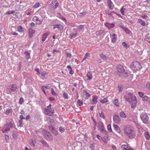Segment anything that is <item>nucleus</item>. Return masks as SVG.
Returning a JSON list of instances; mask_svg holds the SVG:
<instances>
[{
	"mask_svg": "<svg viewBox=\"0 0 150 150\" xmlns=\"http://www.w3.org/2000/svg\"><path fill=\"white\" fill-rule=\"evenodd\" d=\"M125 100L132 104L131 107L134 108L136 106L137 100L136 96L132 93H129L126 94L124 96Z\"/></svg>",
	"mask_w": 150,
	"mask_h": 150,
	"instance_id": "obj_1",
	"label": "nucleus"
},
{
	"mask_svg": "<svg viewBox=\"0 0 150 150\" xmlns=\"http://www.w3.org/2000/svg\"><path fill=\"white\" fill-rule=\"evenodd\" d=\"M124 132L125 135L130 139L135 137L136 134L134 128L130 126H127L124 129Z\"/></svg>",
	"mask_w": 150,
	"mask_h": 150,
	"instance_id": "obj_2",
	"label": "nucleus"
},
{
	"mask_svg": "<svg viewBox=\"0 0 150 150\" xmlns=\"http://www.w3.org/2000/svg\"><path fill=\"white\" fill-rule=\"evenodd\" d=\"M131 69L134 72L140 70L142 68L141 64L137 61L133 62L131 64Z\"/></svg>",
	"mask_w": 150,
	"mask_h": 150,
	"instance_id": "obj_3",
	"label": "nucleus"
},
{
	"mask_svg": "<svg viewBox=\"0 0 150 150\" xmlns=\"http://www.w3.org/2000/svg\"><path fill=\"white\" fill-rule=\"evenodd\" d=\"M140 117L141 119L144 124H147L149 123V117L147 115L145 112L144 111L141 112Z\"/></svg>",
	"mask_w": 150,
	"mask_h": 150,
	"instance_id": "obj_4",
	"label": "nucleus"
},
{
	"mask_svg": "<svg viewBox=\"0 0 150 150\" xmlns=\"http://www.w3.org/2000/svg\"><path fill=\"white\" fill-rule=\"evenodd\" d=\"M117 71L120 73L121 75L124 77H127L128 76L127 73L125 72V70L122 65H119L117 66Z\"/></svg>",
	"mask_w": 150,
	"mask_h": 150,
	"instance_id": "obj_5",
	"label": "nucleus"
},
{
	"mask_svg": "<svg viewBox=\"0 0 150 150\" xmlns=\"http://www.w3.org/2000/svg\"><path fill=\"white\" fill-rule=\"evenodd\" d=\"M42 132L45 138L49 141H51L53 139L52 136L49 132L45 130H43Z\"/></svg>",
	"mask_w": 150,
	"mask_h": 150,
	"instance_id": "obj_6",
	"label": "nucleus"
},
{
	"mask_svg": "<svg viewBox=\"0 0 150 150\" xmlns=\"http://www.w3.org/2000/svg\"><path fill=\"white\" fill-rule=\"evenodd\" d=\"M12 126V123L11 122H9L3 126L1 131L3 133H6L7 131L9 130L10 128Z\"/></svg>",
	"mask_w": 150,
	"mask_h": 150,
	"instance_id": "obj_7",
	"label": "nucleus"
},
{
	"mask_svg": "<svg viewBox=\"0 0 150 150\" xmlns=\"http://www.w3.org/2000/svg\"><path fill=\"white\" fill-rule=\"evenodd\" d=\"M17 88V86L15 84L11 85L8 86L7 87V88L9 90V93H11L12 92L15 91Z\"/></svg>",
	"mask_w": 150,
	"mask_h": 150,
	"instance_id": "obj_8",
	"label": "nucleus"
},
{
	"mask_svg": "<svg viewBox=\"0 0 150 150\" xmlns=\"http://www.w3.org/2000/svg\"><path fill=\"white\" fill-rule=\"evenodd\" d=\"M54 110L52 109L48 108H45V114L49 115L52 116L54 114Z\"/></svg>",
	"mask_w": 150,
	"mask_h": 150,
	"instance_id": "obj_9",
	"label": "nucleus"
},
{
	"mask_svg": "<svg viewBox=\"0 0 150 150\" xmlns=\"http://www.w3.org/2000/svg\"><path fill=\"white\" fill-rule=\"evenodd\" d=\"M49 129L54 135L56 136L58 134L57 130L53 126H49Z\"/></svg>",
	"mask_w": 150,
	"mask_h": 150,
	"instance_id": "obj_10",
	"label": "nucleus"
},
{
	"mask_svg": "<svg viewBox=\"0 0 150 150\" xmlns=\"http://www.w3.org/2000/svg\"><path fill=\"white\" fill-rule=\"evenodd\" d=\"M105 133V136L101 138V140L104 142L106 143H107L109 140V137H110V135L108 134L106 132Z\"/></svg>",
	"mask_w": 150,
	"mask_h": 150,
	"instance_id": "obj_11",
	"label": "nucleus"
},
{
	"mask_svg": "<svg viewBox=\"0 0 150 150\" xmlns=\"http://www.w3.org/2000/svg\"><path fill=\"white\" fill-rule=\"evenodd\" d=\"M113 120L114 122L116 123H119L121 121L120 118L117 115H115L113 116Z\"/></svg>",
	"mask_w": 150,
	"mask_h": 150,
	"instance_id": "obj_12",
	"label": "nucleus"
},
{
	"mask_svg": "<svg viewBox=\"0 0 150 150\" xmlns=\"http://www.w3.org/2000/svg\"><path fill=\"white\" fill-rule=\"evenodd\" d=\"M33 21L35 22L37 24H41L42 23V19H40L38 17L36 16H35L33 18Z\"/></svg>",
	"mask_w": 150,
	"mask_h": 150,
	"instance_id": "obj_13",
	"label": "nucleus"
},
{
	"mask_svg": "<svg viewBox=\"0 0 150 150\" xmlns=\"http://www.w3.org/2000/svg\"><path fill=\"white\" fill-rule=\"evenodd\" d=\"M121 148L125 150H134L129 146V144L127 143L126 144L122 145Z\"/></svg>",
	"mask_w": 150,
	"mask_h": 150,
	"instance_id": "obj_14",
	"label": "nucleus"
},
{
	"mask_svg": "<svg viewBox=\"0 0 150 150\" xmlns=\"http://www.w3.org/2000/svg\"><path fill=\"white\" fill-rule=\"evenodd\" d=\"M108 8L111 9L113 8L114 5L111 0H108L107 1Z\"/></svg>",
	"mask_w": 150,
	"mask_h": 150,
	"instance_id": "obj_15",
	"label": "nucleus"
},
{
	"mask_svg": "<svg viewBox=\"0 0 150 150\" xmlns=\"http://www.w3.org/2000/svg\"><path fill=\"white\" fill-rule=\"evenodd\" d=\"M57 28L59 30H61L63 29V27L60 24H55L54 25L53 29Z\"/></svg>",
	"mask_w": 150,
	"mask_h": 150,
	"instance_id": "obj_16",
	"label": "nucleus"
},
{
	"mask_svg": "<svg viewBox=\"0 0 150 150\" xmlns=\"http://www.w3.org/2000/svg\"><path fill=\"white\" fill-rule=\"evenodd\" d=\"M35 33V31L32 29L30 28L28 30V36L30 38H31L33 36V34Z\"/></svg>",
	"mask_w": 150,
	"mask_h": 150,
	"instance_id": "obj_17",
	"label": "nucleus"
},
{
	"mask_svg": "<svg viewBox=\"0 0 150 150\" xmlns=\"http://www.w3.org/2000/svg\"><path fill=\"white\" fill-rule=\"evenodd\" d=\"M98 125L99 127L100 131L101 132H104L105 133H106V131L103 127V123L102 122H99Z\"/></svg>",
	"mask_w": 150,
	"mask_h": 150,
	"instance_id": "obj_18",
	"label": "nucleus"
},
{
	"mask_svg": "<svg viewBox=\"0 0 150 150\" xmlns=\"http://www.w3.org/2000/svg\"><path fill=\"white\" fill-rule=\"evenodd\" d=\"M49 34V33H44L43 35L42 39V40L43 42L44 41L46 40V39L47 38Z\"/></svg>",
	"mask_w": 150,
	"mask_h": 150,
	"instance_id": "obj_19",
	"label": "nucleus"
},
{
	"mask_svg": "<svg viewBox=\"0 0 150 150\" xmlns=\"http://www.w3.org/2000/svg\"><path fill=\"white\" fill-rule=\"evenodd\" d=\"M105 25L109 29H111L115 26V25L114 24H111L108 23H105Z\"/></svg>",
	"mask_w": 150,
	"mask_h": 150,
	"instance_id": "obj_20",
	"label": "nucleus"
},
{
	"mask_svg": "<svg viewBox=\"0 0 150 150\" xmlns=\"http://www.w3.org/2000/svg\"><path fill=\"white\" fill-rule=\"evenodd\" d=\"M137 22L139 23L142 26H144L146 25V23L145 21H144L140 18H139L138 19Z\"/></svg>",
	"mask_w": 150,
	"mask_h": 150,
	"instance_id": "obj_21",
	"label": "nucleus"
},
{
	"mask_svg": "<svg viewBox=\"0 0 150 150\" xmlns=\"http://www.w3.org/2000/svg\"><path fill=\"white\" fill-rule=\"evenodd\" d=\"M53 5H54L53 7L55 8H56L59 6V3L57 1H53L52 3Z\"/></svg>",
	"mask_w": 150,
	"mask_h": 150,
	"instance_id": "obj_22",
	"label": "nucleus"
},
{
	"mask_svg": "<svg viewBox=\"0 0 150 150\" xmlns=\"http://www.w3.org/2000/svg\"><path fill=\"white\" fill-rule=\"evenodd\" d=\"M87 77V80H90L92 78L93 76L92 74L90 72H88L86 75Z\"/></svg>",
	"mask_w": 150,
	"mask_h": 150,
	"instance_id": "obj_23",
	"label": "nucleus"
},
{
	"mask_svg": "<svg viewBox=\"0 0 150 150\" xmlns=\"http://www.w3.org/2000/svg\"><path fill=\"white\" fill-rule=\"evenodd\" d=\"M113 127H114L116 131L118 133H120L121 132V130L120 128L117 125L115 124L113 125Z\"/></svg>",
	"mask_w": 150,
	"mask_h": 150,
	"instance_id": "obj_24",
	"label": "nucleus"
},
{
	"mask_svg": "<svg viewBox=\"0 0 150 150\" xmlns=\"http://www.w3.org/2000/svg\"><path fill=\"white\" fill-rule=\"evenodd\" d=\"M98 99V97L97 96H93V104H96L97 102V99Z\"/></svg>",
	"mask_w": 150,
	"mask_h": 150,
	"instance_id": "obj_25",
	"label": "nucleus"
},
{
	"mask_svg": "<svg viewBox=\"0 0 150 150\" xmlns=\"http://www.w3.org/2000/svg\"><path fill=\"white\" fill-rule=\"evenodd\" d=\"M67 68L68 69V70L69 71V74L72 75L74 73V71L72 70V68L71 66L69 65L67 66Z\"/></svg>",
	"mask_w": 150,
	"mask_h": 150,
	"instance_id": "obj_26",
	"label": "nucleus"
},
{
	"mask_svg": "<svg viewBox=\"0 0 150 150\" xmlns=\"http://www.w3.org/2000/svg\"><path fill=\"white\" fill-rule=\"evenodd\" d=\"M117 35L115 34H112V42L114 43L116 40Z\"/></svg>",
	"mask_w": 150,
	"mask_h": 150,
	"instance_id": "obj_27",
	"label": "nucleus"
},
{
	"mask_svg": "<svg viewBox=\"0 0 150 150\" xmlns=\"http://www.w3.org/2000/svg\"><path fill=\"white\" fill-rule=\"evenodd\" d=\"M78 30L79 31V32H83L84 30V28L83 26V25H79L78 27Z\"/></svg>",
	"mask_w": 150,
	"mask_h": 150,
	"instance_id": "obj_28",
	"label": "nucleus"
},
{
	"mask_svg": "<svg viewBox=\"0 0 150 150\" xmlns=\"http://www.w3.org/2000/svg\"><path fill=\"white\" fill-rule=\"evenodd\" d=\"M120 115L121 117L123 118H125L126 117V115L124 112L123 111H121L120 112Z\"/></svg>",
	"mask_w": 150,
	"mask_h": 150,
	"instance_id": "obj_29",
	"label": "nucleus"
},
{
	"mask_svg": "<svg viewBox=\"0 0 150 150\" xmlns=\"http://www.w3.org/2000/svg\"><path fill=\"white\" fill-rule=\"evenodd\" d=\"M12 110L11 109L8 108L4 112V113L6 115H8L10 113H12Z\"/></svg>",
	"mask_w": 150,
	"mask_h": 150,
	"instance_id": "obj_30",
	"label": "nucleus"
},
{
	"mask_svg": "<svg viewBox=\"0 0 150 150\" xmlns=\"http://www.w3.org/2000/svg\"><path fill=\"white\" fill-rule=\"evenodd\" d=\"M145 137L147 139H150V135L149 134V132H146L144 133Z\"/></svg>",
	"mask_w": 150,
	"mask_h": 150,
	"instance_id": "obj_31",
	"label": "nucleus"
},
{
	"mask_svg": "<svg viewBox=\"0 0 150 150\" xmlns=\"http://www.w3.org/2000/svg\"><path fill=\"white\" fill-rule=\"evenodd\" d=\"M90 54L88 53H86L85 54L84 57L83 58L82 62L85 60L86 59H89L90 57Z\"/></svg>",
	"mask_w": 150,
	"mask_h": 150,
	"instance_id": "obj_32",
	"label": "nucleus"
},
{
	"mask_svg": "<svg viewBox=\"0 0 150 150\" xmlns=\"http://www.w3.org/2000/svg\"><path fill=\"white\" fill-rule=\"evenodd\" d=\"M41 142L44 146L46 147L49 146V145L47 143V142H46L44 140H41Z\"/></svg>",
	"mask_w": 150,
	"mask_h": 150,
	"instance_id": "obj_33",
	"label": "nucleus"
},
{
	"mask_svg": "<svg viewBox=\"0 0 150 150\" xmlns=\"http://www.w3.org/2000/svg\"><path fill=\"white\" fill-rule=\"evenodd\" d=\"M124 28V31L127 34H130L131 33V32L128 29V28Z\"/></svg>",
	"mask_w": 150,
	"mask_h": 150,
	"instance_id": "obj_34",
	"label": "nucleus"
},
{
	"mask_svg": "<svg viewBox=\"0 0 150 150\" xmlns=\"http://www.w3.org/2000/svg\"><path fill=\"white\" fill-rule=\"evenodd\" d=\"M77 34L76 33H71L70 34L71 37L70 38L71 39H72L73 38H74L76 37L77 36Z\"/></svg>",
	"mask_w": 150,
	"mask_h": 150,
	"instance_id": "obj_35",
	"label": "nucleus"
},
{
	"mask_svg": "<svg viewBox=\"0 0 150 150\" xmlns=\"http://www.w3.org/2000/svg\"><path fill=\"white\" fill-rule=\"evenodd\" d=\"M17 30L19 32H22L23 31V27L21 26H19L18 27Z\"/></svg>",
	"mask_w": 150,
	"mask_h": 150,
	"instance_id": "obj_36",
	"label": "nucleus"
},
{
	"mask_svg": "<svg viewBox=\"0 0 150 150\" xmlns=\"http://www.w3.org/2000/svg\"><path fill=\"white\" fill-rule=\"evenodd\" d=\"M25 57L27 59L30 58V53L28 52H25Z\"/></svg>",
	"mask_w": 150,
	"mask_h": 150,
	"instance_id": "obj_37",
	"label": "nucleus"
},
{
	"mask_svg": "<svg viewBox=\"0 0 150 150\" xmlns=\"http://www.w3.org/2000/svg\"><path fill=\"white\" fill-rule=\"evenodd\" d=\"M101 58L103 60H106L107 59V57L105 55L102 54L100 55Z\"/></svg>",
	"mask_w": 150,
	"mask_h": 150,
	"instance_id": "obj_38",
	"label": "nucleus"
},
{
	"mask_svg": "<svg viewBox=\"0 0 150 150\" xmlns=\"http://www.w3.org/2000/svg\"><path fill=\"white\" fill-rule=\"evenodd\" d=\"M99 116L102 118H103L104 119H105V117L103 113L101 111V112H99Z\"/></svg>",
	"mask_w": 150,
	"mask_h": 150,
	"instance_id": "obj_39",
	"label": "nucleus"
},
{
	"mask_svg": "<svg viewBox=\"0 0 150 150\" xmlns=\"http://www.w3.org/2000/svg\"><path fill=\"white\" fill-rule=\"evenodd\" d=\"M95 147V144L94 143L91 144L89 146V149L91 150H93Z\"/></svg>",
	"mask_w": 150,
	"mask_h": 150,
	"instance_id": "obj_40",
	"label": "nucleus"
},
{
	"mask_svg": "<svg viewBox=\"0 0 150 150\" xmlns=\"http://www.w3.org/2000/svg\"><path fill=\"white\" fill-rule=\"evenodd\" d=\"M51 94L54 96H57V93L54 91L53 88H51Z\"/></svg>",
	"mask_w": 150,
	"mask_h": 150,
	"instance_id": "obj_41",
	"label": "nucleus"
},
{
	"mask_svg": "<svg viewBox=\"0 0 150 150\" xmlns=\"http://www.w3.org/2000/svg\"><path fill=\"white\" fill-rule=\"evenodd\" d=\"M108 102V100L106 98H104L102 100L100 101V102L102 103H105Z\"/></svg>",
	"mask_w": 150,
	"mask_h": 150,
	"instance_id": "obj_42",
	"label": "nucleus"
},
{
	"mask_svg": "<svg viewBox=\"0 0 150 150\" xmlns=\"http://www.w3.org/2000/svg\"><path fill=\"white\" fill-rule=\"evenodd\" d=\"M40 5V4L39 3H36L33 6V8H36L38 7Z\"/></svg>",
	"mask_w": 150,
	"mask_h": 150,
	"instance_id": "obj_43",
	"label": "nucleus"
},
{
	"mask_svg": "<svg viewBox=\"0 0 150 150\" xmlns=\"http://www.w3.org/2000/svg\"><path fill=\"white\" fill-rule=\"evenodd\" d=\"M107 128L108 130L110 132H112V130L111 127V125H108L107 126Z\"/></svg>",
	"mask_w": 150,
	"mask_h": 150,
	"instance_id": "obj_44",
	"label": "nucleus"
},
{
	"mask_svg": "<svg viewBox=\"0 0 150 150\" xmlns=\"http://www.w3.org/2000/svg\"><path fill=\"white\" fill-rule=\"evenodd\" d=\"M59 131L61 133H63L64 132L65 129L62 127H61L59 128Z\"/></svg>",
	"mask_w": 150,
	"mask_h": 150,
	"instance_id": "obj_45",
	"label": "nucleus"
},
{
	"mask_svg": "<svg viewBox=\"0 0 150 150\" xmlns=\"http://www.w3.org/2000/svg\"><path fill=\"white\" fill-rule=\"evenodd\" d=\"M114 104L115 105L117 106H119V104L118 102V101L117 99H116L114 100Z\"/></svg>",
	"mask_w": 150,
	"mask_h": 150,
	"instance_id": "obj_46",
	"label": "nucleus"
},
{
	"mask_svg": "<svg viewBox=\"0 0 150 150\" xmlns=\"http://www.w3.org/2000/svg\"><path fill=\"white\" fill-rule=\"evenodd\" d=\"M63 96L65 99H67L68 98V95L65 92H64L63 93Z\"/></svg>",
	"mask_w": 150,
	"mask_h": 150,
	"instance_id": "obj_47",
	"label": "nucleus"
},
{
	"mask_svg": "<svg viewBox=\"0 0 150 150\" xmlns=\"http://www.w3.org/2000/svg\"><path fill=\"white\" fill-rule=\"evenodd\" d=\"M77 103L79 106H81L83 105V102L81 101L80 100H78L77 101Z\"/></svg>",
	"mask_w": 150,
	"mask_h": 150,
	"instance_id": "obj_48",
	"label": "nucleus"
},
{
	"mask_svg": "<svg viewBox=\"0 0 150 150\" xmlns=\"http://www.w3.org/2000/svg\"><path fill=\"white\" fill-rule=\"evenodd\" d=\"M85 93L86 96V98H88L90 96V94L88 93L86 91H85Z\"/></svg>",
	"mask_w": 150,
	"mask_h": 150,
	"instance_id": "obj_49",
	"label": "nucleus"
},
{
	"mask_svg": "<svg viewBox=\"0 0 150 150\" xmlns=\"http://www.w3.org/2000/svg\"><path fill=\"white\" fill-rule=\"evenodd\" d=\"M35 140H32L31 142L30 143V145L31 146L34 147L35 146Z\"/></svg>",
	"mask_w": 150,
	"mask_h": 150,
	"instance_id": "obj_50",
	"label": "nucleus"
},
{
	"mask_svg": "<svg viewBox=\"0 0 150 150\" xmlns=\"http://www.w3.org/2000/svg\"><path fill=\"white\" fill-rule=\"evenodd\" d=\"M123 6L122 7V8H121L120 10V11L121 14L122 15H125L124 13L125 11L123 10Z\"/></svg>",
	"mask_w": 150,
	"mask_h": 150,
	"instance_id": "obj_51",
	"label": "nucleus"
},
{
	"mask_svg": "<svg viewBox=\"0 0 150 150\" xmlns=\"http://www.w3.org/2000/svg\"><path fill=\"white\" fill-rule=\"evenodd\" d=\"M23 101V98L22 97H21L19 99V103L20 104H22Z\"/></svg>",
	"mask_w": 150,
	"mask_h": 150,
	"instance_id": "obj_52",
	"label": "nucleus"
},
{
	"mask_svg": "<svg viewBox=\"0 0 150 150\" xmlns=\"http://www.w3.org/2000/svg\"><path fill=\"white\" fill-rule=\"evenodd\" d=\"M66 54L67 56V57L70 58L72 56L71 54L68 53V52H66Z\"/></svg>",
	"mask_w": 150,
	"mask_h": 150,
	"instance_id": "obj_53",
	"label": "nucleus"
},
{
	"mask_svg": "<svg viewBox=\"0 0 150 150\" xmlns=\"http://www.w3.org/2000/svg\"><path fill=\"white\" fill-rule=\"evenodd\" d=\"M86 14V12H82L81 13H80L79 14V16H83V15H85Z\"/></svg>",
	"mask_w": 150,
	"mask_h": 150,
	"instance_id": "obj_54",
	"label": "nucleus"
},
{
	"mask_svg": "<svg viewBox=\"0 0 150 150\" xmlns=\"http://www.w3.org/2000/svg\"><path fill=\"white\" fill-rule=\"evenodd\" d=\"M119 91V92H121L122 90L123 87L122 86H118Z\"/></svg>",
	"mask_w": 150,
	"mask_h": 150,
	"instance_id": "obj_55",
	"label": "nucleus"
},
{
	"mask_svg": "<svg viewBox=\"0 0 150 150\" xmlns=\"http://www.w3.org/2000/svg\"><path fill=\"white\" fill-rule=\"evenodd\" d=\"M23 122V121L22 120H19V121L18 122V126H19L20 127L21 126V125L22 124V123Z\"/></svg>",
	"mask_w": 150,
	"mask_h": 150,
	"instance_id": "obj_56",
	"label": "nucleus"
},
{
	"mask_svg": "<svg viewBox=\"0 0 150 150\" xmlns=\"http://www.w3.org/2000/svg\"><path fill=\"white\" fill-rule=\"evenodd\" d=\"M146 86L147 88L150 89V82H149L147 83Z\"/></svg>",
	"mask_w": 150,
	"mask_h": 150,
	"instance_id": "obj_57",
	"label": "nucleus"
},
{
	"mask_svg": "<svg viewBox=\"0 0 150 150\" xmlns=\"http://www.w3.org/2000/svg\"><path fill=\"white\" fill-rule=\"evenodd\" d=\"M148 99V97L146 96H144L142 100L143 101H146Z\"/></svg>",
	"mask_w": 150,
	"mask_h": 150,
	"instance_id": "obj_58",
	"label": "nucleus"
},
{
	"mask_svg": "<svg viewBox=\"0 0 150 150\" xmlns=\"http://www.w3.org/2000/svg\"><path fill=\"white\" fill-rule=\"evenodd\" d=\"M139 95L141 97H142L144 96L143 93L141 92H139L138 93Z\"/></svg>",
	"mask_w": 150,
	"mask_h": 150,
	"instance_id": "obj_59",
	"label": "nucleus"
},
{
	"mask_svg": "<svg viewBox=\"0 0 150 150\" xmlns=\"http://www.w3.org/2000/svg\"><path fill=\"white\" fill-rule=\"evenodd\" d=\"M141 17L143 18H146L147 17V16L146 15H142L141 16Z\"/></svg>",
	"mask_w": 150,
	"mask_h": 150,
	"instance_id": "obj_60",
	"label": "nucleus"
},
{
	"mask_svg": "<svg viewBox=\"0 0 150 150\" xmlns=\"http://www.w3.org/2000/svg\"><path fill=\"white\" fill-rule=\"evenodd\" d=\"M49 99L50 101H52L55 100V99L54 98H53L52 97H50L49 98Z\"/></svg>",
	"mask_w": 150,
	"mask_h": 150,
	"instance_id": "obj_61",
	"label": "nucleus"
},
{
	"mask_svg": "<svg viewBox=\"0 0 150 150\" xmlns=\"http://www.w3.org/2000/svg\"><path fill=\"white\" fill-rule=\"evenodd\" d=\"M35 23L33 22H32L30 23V26L31 28H33V27L35 25Z\"/></svg>",
	"mask_w": 150,
	"mask_h": 150,
	"instance_id": "obj_62",
	"label": "nucleus"
},
{
	"mask_svg": "<svg viewBox=\"0 0 150 150\" xmlns=\"http://www.w3.org/2000/svg\"><path fill=\"white\" fill-rule=\"evenodd\" d=\"M20 120H22L24 118V117H23V116L22 115H21L20 116Z\"/></svg>",
	"mask_w": 150,
	"mask_h": 150,
	"instance_id": "obj_63",
	"label": "nucleus"
},
{
	"mask_svg": "<svg viewBox=\"0 0 150 150\" xmlns=\"http://www.w3.org/2000/svg\"><path fill=\"white\" fill-rule=\"evenodd\" d=\"M58 51H57V50H56L55 49H54L53 50V54H55L56 52H57Z\"/></svg>",
	"mask_w": 150,
	"mask_h": 150,
	"instance_id": "obj_64",
	"label": "nucleus"
}]
</instances>
